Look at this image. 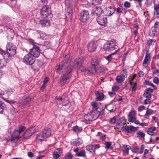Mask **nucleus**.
I'll return each mask as SVG.
<instances>
[{"label": "nucleus", "instance_id": "nucleus-1", "mask_svg": "<svg viewBox=\"0 0 159 159\" xmlns=\"http://www.w3.org/2000/svg\"><path fill=\"white\" fill-rule=\"evenodd\" d=\"M68 63L66 61H64L61 62L56 69V72L61 74L65 72H66V74H63L61 77L60 83L61 84H64L66 81L69 80L72 75V69L68 67Z\"/></svg>", "mask_w": 159, "mask_h": 159}, {"label": "nucleus", "instance_id": "nucleus-2", "mask_svg": "<svg viewBox=\"0 0 159 159\" xmlns=\"http://www.w3.org/2000/svg\"><path fill=\"white\" fill-rule=\"evenodd\" d=\"M29 40L30 43L33 46L31 49H30V53L34 57H38L39 56L40 53V45L36 43H35L34 40L31 39H30Z\"/></svg>", "mask_w": 159, "mask_h": 159}, {"label": "nucleus", "instance_id": "nucleus-3", "mask_svg": "<svg viewBox=\"0 0 159 159\" xmlns=\"http://www.w3.org/2000/svg\"><path fill=\"white\" fill-rule=\"evenodd\" d=\"M26 97V96L24 97V98L25 99L23 103H21L20 102H18V107L21 109H23L24 108L29 107L33 101L32 98L29 97Z\"/></svg>", "mask_w": 159, "mask_h": 159}, {"label": "nucleus", "instance_id": "nucleus-4", "mask_svg": "<svg viewBox=\"0 0 159 159\" xmlns=\"http://www.w3.org/2000/svg\"><path fill=\"white\" fill-rule=\"evenodd\" d=\"M16 47L13 43H8L6 45V52H8L11 56H14L16 52Z\"/></svg>", "mask_w": 159, "mask_h": 159}, {"label": "nucleus", "instance_id": "nucleus-5", "mask_svg": "<svg viewBox=\"0 0 159 159\" xmlns=\"http://www.w3.org/2000/svg\"><path fill=\"white\" fill-rule=\"evenodd\" d=\"M92 16H97L98 17L104 14V11L101 7H96L93 8L91 12Z\"/></svg>", "mask_w": 159, "mask_h": 159}, {"label": "nucleus", "instance_id": "nucleus-6", "mask_svg": "<svg viewBox=\"0 0 159 159\" xmlns=\"http://www.w3.org/2000/svg\"><path fill=\"white\" fill-rule=\"evenodd\" d=\"M37 127L34 126L30 128L27 130L24 133L23 135V138L25 139H28L32 135L37 131Z\"/></svg>", "mask_w": 159, "mask_h": 159}, {"label": "nucleus", "instance_id": "nucleus-7", "mask_svg": "<svg viewBox=\"0 0 159 159\" xmlns=\"http://www.w3.org/2000/svg\"><path fill=\"white\" fill-rule=\"evenodd\" d=\"M80 16L81 21L84 23L89 19L90 15L87 11L84 10L80 13Z\"/></svg>", "mask_w": 159, "mask_h": 159}, {"label": "nucleus", "instance_id": "nucleus-8", "mask_svg": "<svg viewBox=\"0 0 159 159\" xmlns=\"http://www.w3.org/2000/svg\"><path fill=\"white\" fill-rule=\"evenodd\" d=\"M97 21L99 25L102 26L105 25L107 23V17L103 14L97 17Z\"/></svg>", "mask_w": 159, "mask_h": 159}, {"label": "nucleus", "instance_id": "nucleus-9", "mask_svg": "<svg viewBox=\"0 0 159 159\" xmlns=\"http://www.w3.org/2000/svg\"><path fill=\"white\" fill-rule=\"evenodd\" d=\"M35 61V59L29 54L26 55L23 58L24 62L27 65H32L34 63Z\"/></svg>", "mask_w": 159, "mask_h": 159}, {"label": "nucleus", "instance_id": "nucleus-10", "mask_svg": "<svg viewBox=\"0 0 159 159\" xmlns=\"http://www.w3.org/2000/svg\"><path fill=\"white\" fill-rule=\"evenodd\" d=\"M97 43L96 42H90L88 45L89 51L90 52H93L96 51L97 47Z\"/></svg>", "mask_w": 159, "mask_h": 159}, {"label": "nucleus", "instance_id": "nucleus-11", "mask_svg": "<svg viewBox=\"0 0 159 159\" xmlns=\"http://www.w3.org/2000/svg\"><path fill=\"white\" fill-rule=\"evenodd\" d=\"M0 54L3 56L4 60L6 61V62H8L11 59L12 56L10 55L8 52H6L4 51L0 48Z\"/></svg>", "mask_w": 159, "mask_h": 159}, {"label": "nucleus", "instance_id": "nucleus-12", "mask_svg": "<svg viewBox=\"0 0 159 159\" xmlns=\"http://www.w3.org/2000/svg\"><path fill=\"white\" fill-rule=\"evenodd\" d=\"M73 13L72 8L70 6L67 7L66 10L65 15L67 20H70L71 19Z\"/></svg>", "mask_w": 159, "mask_h": 159}, {"label": "nucleus", "instance_id": "nucleus-13", "mask_svg": "<svg viewBox=\"0 0 159 159\" xmlns=\"http://www.w3.org/2000/svg\"><path fill=\"white\" fill-rule=\"evenodd\" d=\"M115 9L111 6H109L108 7H106L105 10V16H110L112 15L115 11Z\"/></svg>", "mask_w": 159, "mask_h": 159}, {"label": "nucleus", "instance_id": "nucleus-14", "mask_svg": "<svg viewBox=\"0 0 159 159\" xmlns=\"http://www.w3.org/2000/svg\"><path fill=\"white\" fill-rule=\"evenodd\" d=\"M112 42L110 41H107L104 44V46H103V49L105 51H111L113 50V47H110V45H112L114 44L113 43H112V44L111 43Z\"/></svg>", "mask_w": 159, "mask_h": 159}, {"label": "nucleus", "instance_id": "nucleus-15", "mask_svg": "<svg viewBox=\"0 0 159 159\" xmlns=\"http://www.w3.org/2000/svg\"><path fill=\"white\" fill-rule=\"evenodd\" d=\"M20 133L17 130L15 129L13 133L11 135L10 141L11 142H14L16 139H18L21 138L20 137Z\"/></svg>", "mask_w": 159, "mask_h": 159}, {"label": "nucleus", "instance_id": "nucleus-16", "mask_svg": "<svg viewBox=\"0 0 159 159\" xmlns=\"http://www.w3.org/2000/svg\"><path fill=\"white\" fill-rule=\"evenodd\" d=\"M39 24H40L42 27L46 26L47 27L50 26V22L49 19H43V20H41L39 21Z\"/></svg>", "mask_w": 159, "mask_h": 159}, {"label": "nucleus", "instance_id": "nucleus-17", "mask_svg": "<svg viewBox=\"0 0 159 159\" xmlns=\"http://www.w3.org/2000/svg\"><path fill=\"white\" fill-rule=\"evenodd\" d=\"M95 93L96 97V100L97 101H101L104 98V94L99 91H95Z\"/></svg>", "mask_w": 159, "mask_h": 159}, {"label": "nucleus", "instance_id": "nucleus-18", "mask_svg": "<svg viewBox=\"0 0 159 159\" xmlns=\"http://www.w3.org/2000/svg\"><path fill=\"white\" fill-rule=\"evenodd\" d=\"M47 11L46 12L43 13V15H41V16L43 19L46 18H51L52 17V15L51 13V8L48 7Z\"/></svg>", "mask_w": 159, "mask_h": 159}, {"label": "nucleus", "instance_id": "nucleus-19", "mask_svg": "<svg viewBox=\"0 0 159 159\" xmlns=\"http://www.w3.org/2000/svg\"><path fill=\"white\" fill-rule=\"evenodd\" d=\"M126 124L125 117L124 116L120 118L118 120L117 123L116 127L117 128H120V125H123Z\"/></svg>", "mask_w": 159, "mask_h": 159}, {"label": "nucleus", "instance_id": "nucleus-20", "mask_svg": "<svg viewBox=\"0 0 159 159\" xmlns=\"http://www.w3.org/2000/svg\"><path fill=\"white\" fill-rule=\"evenodd\" d=\"M146 51L145 57L143 62V65L145 67H147L148 66L147 63L150 58V53H148V50Z\"/></svg>", "mask_w": 159, "mask_h": 159}, {"label": "nucleus", "instance_id": "nucleus-21", "mask_svg": "<svg viewBox=\"0 0 159 159\" xmlns=\"http://www.w3.org/2000/svg\"><path fill=\"white\" fill-rule=\"evenodd\" d=\"M125 130L128 133H131L132 131H135L137 130V127H134L133 126H127L124 127Z\"/></svg>", "mask_w": 159, "mask_h": 159}, {"label": "nucleus", "instance_id": "nucleus-22", "mask_svg": "<svg viewBox=\"0 0 159 159\" xmlns=\"http://www.w3.org/2000/svg\"><path fill=\"white\" fill-rule=\"evenodd\" d=\"M43 133L46 138L50 137L51 135V130L47 128H45L43 130Z\"/></svg>", "mask_w": 159, "mask_h": 159}, {"label": "nucleus", "instance_id": "nucleus-23", "mask_svg": "<svg viewBox=\"0 0 159 159\" xmlns=\"http://www.w3.org/2000/svg\"><path fill=\"white\" fill-rule=\"evenodd\" d=\"M41 1L45 5V6L43 7L42 8L40 12L41 15H43V13L46 12L47 11V10H48V9L49 7L48 6H46V5L47 3V0H41Z\"/></svg>", "mask_w": 159, "mask_h": 159}, {"label": "nucleus", "instance_id": "nucleus-24", "mask_svg": "<svg viewBox=\"0 0 159 159\" xmlns=\"http://www.w3.org/2000/svg\"><path fill=\"white\" fill-rule=\"evenodd\" d=\"M83 143V140L79 138L77 141H75L74 140L71 141V144L73 146H77L82 144Z\"/></svg>", "mask_w": 159, "mask_h": 159}, {"label": "nucleus", "instance_id": "nucleus-25", "mask_svg": "<svg viewBox=\"0 0 159 159\" xmlns=\"http://www.w3.org/2000/svg\"><path fill=\"white\" fill-rule=\"evenodd\" d=\"M84 118L86 121H92L95 120L93 117V115L91 114L85 115L84 116Z\"/></svg>", "mask_w": 159, "mask_h": 159}, {"label": "nucleus", "instance_id": "nucleus-26", "mask_svg": "<svg viewBox=\"0 0 159 159\" xmlns=\"http://www.w3.org/2000/svg\"><path fill=\"white\" fill-rule=\"evenodd\" d=\"M84 62V58L83 57H80L78 59H76L75 61V63L77 65L80 66L82 65Z\"/></svg>", "mask_w": 159, "mask_h": 159}, {"label": "nucleus", "instance_id": "nucleus-27", "mask_svg": "<svg viewBox=\"0 0 159 159\" xmlns=\"http://www.w3.org/2000/svg\"><path fill=\"white\" fill-rule=\"evenodd\" d=\"M91 64L93 67L96 68V66L99 65V61L97 59H93L91 61Z\"/></svg>", "mask_w": 159, "mask_h": 159}, {"label": "nucleus", "instance_id": "nucleus-28", "mask_svg": "<svg viewBox=\"0 0 159 159\" xmlns=\"http://www.w3.org/2000/svg\"><path fill=\"white\" fill-rule=\"evenodd\" d=\"M76 155L79 157H86V153L84 150H82L76 153Z\"/></svg>", "mask_w": 159, "mask_h": 159}, {"label": "nucleus", "instance_id": "nucleus-29", "mask_svg": "<svg viewBox=\"0 0 159 159\" xmlns=\"http://www.w3.org/2000/svg\"><path fill=\"white\" fill-rule=\"evenodd\" d=\"M45 138V137L43 134H37L36 139V142L38 143L41 142Z\"/></svg>", "mask_w": 159, "mask_h": 159}, {"label": "nucleus", "instance_id": "nucleus-30", "mask_svg": "<svg viewBox=\"0 0 159 159\" xmlns=\"http://www.w3.org/2000/svg\"><path fill=\"white\" fill-rule=\"evenodd\" d=\"M156 128L155 126H152L148 129L147 133L149 135L153 136L154 134V131H156Z\"/></svg>", "mask_w": 159, "mask_h": 159}, {"label": "nucleus", "instance_id": "nucleus-31", "mask_svg": "<svg viewBox=\"0 0 159 159\" xmlns=\"http://www.w3.org/2000/svg\"><path fill=\"white\" fill-rule=\"evenodd\" d=\"M96 68L89 67L86 69V73L88 74H94L96 73Z\"/></svg>", "mask_w": 159, "mask_h": 159}, {"label": "nucleus", "instance_id": "nucleus-32", "mask_svg": "<svg viewBox=\"0 0 159 159\" xmlns=\"http://www.w3.org/2000/svg\"><path fill=\"white\" fill-rule=\"evenodd\" d=\"M82 129L81 127H79L77 125L74 126L73 127V130L74 132L78 134L82 130Z\"/></svg>", "mask_w": 159, "mask_h": 159}, {"label": "nucleus", "instance_id": "nucleus-33", "mask_svg": "<svg viewBox=\"0 0 159 159\" xmlns=\"http://www.w3.org/2000/svg\"><path fill=\"white\" fill-rule=\"evenodd\" d=\"M123 147L124 149L123 151L124 154L127 155L129 154V150L131 148V147L129 146L126 145H123Z\"/></svg>", "mask_w": 159, "mask_h": 159}, {"label": "nucleus", "instance_id": "nucleus-34", "mask_svg": "<svg viewBox=\"0 0 159 159\" xmlns=\"http://www.w3.org/2000/svg\"><path fill=\"white\" fill-rule=\"evenodd\" d=\"M102 0H91L90 2L93 5H99L102 3Z\"/></svg>", "mask_w": 159, "mask_h": 159}, {"label": "nucleus", "instance_id": "nucleus-35", "mask_svg": "<svg viewBox=\"0 0 159 159\" xmlns=\"http://www.w3.org/2000/svg\"><path fill=\"white\" fill-rule=\"evenodd\" d=\"M154 14H155L157 16H159V4L157 5H154Z\"/></svg>", "mask_w": 159, "mask_h": 159}, {"label": "nucleus", "instance_id": "nucleus-36", "mask_svg": "<svg viewBox=\"0 0 159 159\" xmlns=\"http://www.w3.org/2000/svg\"><path fill=\"white\" fill-rule=\"evenodd\" d=\"M110 41L112 42L111 43V44H112V43L114 44L112 45H110V47H113V50L116 49L117 47V45H116L117 43V41L115 40L114 39H112L111 40L107 41Z\"/></svg>", "mask_w": 159, "mask_h": 159}, {"label": "nucleus", "instance_id": "nucleus-37", "mask_svg": "<svg viewBox=\"0 0 159 159\" xmlns=\"http://www.w3.org/2000/svg\"><path fill=\"white\" fill-rule=\"evenodd\" d=\"M114 106L112 104H110L105 107V108L110 112H112L114 111Z\"/></svg>", "mask_w": 159, "mask_h": 159}, {"label": "nucleus", "instance_id": "nucleus-38", "mask_svg": "<svg viewBox=\"0 0 159 159\" xmlns=\"http://www.w3.org/2000/svg\"><path fill=\"white\" fill-rule=\"evenodd\" d=\"M6 108L5 104L2 101H0V113H2L3 110Z\"/></svg>", "mask_w": 159, "mask_h": 159}, {"label": "nucleus", "instance_id": "nucleus-39", "mask_svg": "<svg viewBox=\"0 0 159 159\" xmlns=\"http://www.w3.org/2000/svg\"><path fill=\"white\" fill-rule=\"evenodd\" d=\"M137 136L138 138H143L144 139L145 134L144 132L139 131L137 132Z\"/></svg>", "mask_w": 159, "mask_h": 159}, {"label": "nucleus", "instance_id": "nucleus-40", "mask_svg": "<svg viewBox=\"0 0 159 159\" xmlns=\"http://www.w3.org/2000/svg\"><path fill=\"white\" fill-rule=\"evenodd\" d=\"M92 106V108L94 111H97L99 107L98 103L96 102H93L91 103Z\"/></svg>", "mask_w": 159, "mask_h": 159}, {"label": "nucleus", "instance_id": "nucleus-41", "mask_svg": "<svg viewBox=\"0 0 159 159\" xmlns=\"http://www.w3.org/2000/svg\"><path fill=\"white\" fill-rule=\"evenodd\" d=\"M8 62H6V61L4 59H0V68H2L4 67Z\"/></svg>", "mask_w": 159, "mask_h": 159}, {"label": "nucleus", "instance_id": "nucleus-42", "mask_svg": "<svg viewBox=\"0 0 159 159\" xmlns=\"http://www.w3.org/2000/svg\"><path fill=\"white\" fill-rule=\"evenodd\" d=\"M86 149L90 152H94L93 146L91 144H89L86 147Z\"/></svg>", "mask_w": 159, "mask_h": 159}, {"label": "nucleus", "instance_id": "nucleus-43", "mask_svg": "<svg viewBox=\"0 0 159 159\" xmlns=\"http://www.w3.org/2000/svg\"><path fill=\"white\" fill-rule=\"evenodd\" d=\"M60 152H58L57 151H54L53 153V157L56 159H58L60 156Z\"/></svg>", "mask_w": 159, "mask_h": 159}, {"label": "nucleus", "instance_id": "nucleus-44", "mask_svg": "<svg viewBox=\"0 0 159 159\" xmlns=\"http://www.w3.org/2000/svg\"><path fill=\"white\" fill-rule=\"evenodd\" d=\"M26 129V127L25 126L20 125L19 126L18 129L17 130L21 134L22 132L24 131Z\"/></svg>", "mask_w": 159, "mask_h": 159}, {"label": "nucleus", "instance_id": "nucleus-45", "mask_svg": "<svg viewBox=\"0 0 159 159\" xmlns=\"http://www.w3.org/2000/svg\"><path fill=\"white\" fill-rule=\"evenodd\" d=\"M123 78L121 75L117 76L116 78V82L118 83H120L122 82Z\"/></svg>", "mask_w": 159, "mask_h": 159}, {"label": "nucleus", "instance_id": "nucleus-46", "mask_svg": "<svg viewBox=\"0 0 159 159\" xmlns=\"http://www.w3.org/2000/svg\"><path fill=\"white\" fill-rule=\"evenodd\" d=\"M145 83L146 85H148L153 87L154 89H157L156 86L151 82H150L149 81L145 80Z\"/></svg>", "mask_w": 159, "mask_h": 159}, {"label": "nucleus", "instance_id": "nucleus-47", "mask_svg": "<svg viewBox=\"0 0 159 159\" xmlns=\"http://www.w3.org/2000/svg\"><path fill=\"white\" fill-rule=\"evenodd\" d=\"M2 98L3 99V100H4L6 102H7L9 103L10 104H14L16 102V101H15L14 100H7L5 98H4V97H2Z\"/></svg>", "mask_w": 159, "mask_h": 159}, {"label": "nucleus", "instance_id": "nucleus-48", "mask_svg": "<svg viewBox=\"0 0 159 159\" xmlns=\"http://www.w3.org/2000/svg\"><path fill=\"white\" fill-rule=\"evenodd\" d=\"M96 72L97 73H100L103 72L104 70V68L102 67H100L97 69L96 68Z\"/></svg>", "mask_w": 159, "mask_h": 159}, {"label": "nucleus", "instance_id": "nucleus-49", "mask_svg": "<svg viewBox=\"0 0 159 159\" xmlns=\"http://www.w3.org/2000/svg\"><path fill=\"white\" fill-rule=\"evenodd\" d=\"M105 144L106 146V148L107 149H112V147L111 146V143L109 142H105Z\"/></svg>", "mask_w": 159, "mask_h": 159}, {"label": "nucleus", "instance_id": "nucleus-50", "mask_svg": "<svg viewBox=\"0 0 159 159\" xmlns=\"http://www.w3.org/2000/svg\"><path fill=\"white\" fill-rule=\"evenodd\" d=\"M73 157V155L70 153H68L64 157L65 159H71Z\"/></svg>", "mask_w": 159, "mask_h": 159}, {"label": "nucleus", "instance_id": "nucleus-51", "mask_svg": "<svg viewBox=\"0 0 159 159\" xmlns=\"http://www.w3.org/2000/svg\"><path fill=\"white\" fill-rule=\"evenodd\" d=\"M132 88V92H135L137 90V83L135 82V83L132 86H131Z\"/></svg>", "mask_w": 159, "mask_h": 159}, {"label": "nucleus", "instance_id": "nucleus-52", "mask_svg": "<svg viewBox=\"0 0 159 159\" xmlns=\"http://www.w3.org/2000/svg\"><path fill=\"white\" fill-rule=\"evenodd\" d=\"M143 96L148 99H150L151 97V94L148 92H145L143 94Z\"/></svg>", "mask_w": 159, "mask_h": 159}, {"label": "nucleus", "instance_id": "nucleus-53", "mask_svg": "<svg viewBox=\"0 0 159 159\" xmlns=\"http://www.w3.org/2000/svg\"><path fill=\"white\" fill-rule=\"evenodd\" d=\"M153 111L151 109H148L146 113L145 116H149L150 115L152 114V112Z\"/></svg>", "mask_w": 159, "mask_h": 159}, {"label": "nucleus", "instance_id": "nucleus-54", "mask_svg": "<svg viewBox=\"0 0 159 159\" xmlns=\"http://www.w3.org/2000/svg\"><path fill=\"white\" fill-rule=\"evenodd\" d=\"M113 55H114V54L113 53L110 54L107 57H106V59L109 62H110L113 58L112 57V56Z\"/></svg>", "mask_w": 159, "mask_h": 159}, {"label": "nucleus", "instance_id": "nucleus-55", "mask_svg": "<svg viewBox=\"0 0 159 159\" xmlns=\"http://www.w3.org/2000/svg\"><path fill=\"white\" fill-rule=\"evenodd\" d=\"M156 41L155 39H150L147 41V44L149 45H152V43H155Z\"/></svg>", "mask_w": 159, "mask_h": 159}, {"label": "nucleus", "instance_id": "nucleus-56", "mask_svg": "<svg viewBox=\"0 0 159 159\" xmlns=\"http://www.w3.org/2000/svg\"><path fill=\"white\" fill-rule=\"evenodd\" d=\"M127 72L126 70H123L122 74L120 75L123 77V78L125 79V77H127Z\"/></svg>", "mask_w": 159, "mask_h": 159}, {"label": "nucleus", "instance_id": "nucleus-57", "mask_svg": "<svg viewBox=\"0 0 159 159\" xmlns=\"http://www.w3.org/2000/svg\"><path fill=\"white\" fill-rule=\"evenodd\" d=\"M124 6L125 7L127 8L130 7L131 6L130 3L129 2L127 1L125 2L124 3Z\"/></svg>", "mask_w": 159, "mask_h": 159}, {"label": "nucleus", "instance_id": "nucleus-58", "mask_svg": "<svg viewBox=\"0 0 159 159\" xmlns=\"http://www.w3.org/2000/svg\"><path fill=\"white\" fill-rule=\"evenodd\" d=\"M93 146L94 152H95L96 150L98 148L100 147V146L99 144H95L93 145Z\"/></svg>", "mask_w": 159, "mask_h": 159}, {"label": "nucleus", "instance_id": "nucleus-59", "mask_svg": "<svg viewBox=\"0 0 159 159\" xmlns=\"http://www.w3.org/2000/svg\"><path fill=\"white\" fill-rule=\"evenodd\" d=\"M79 69L82 72H85L86 73V71L87 69H86L85 67L82 66H80Z\"/></svg>", "mask_w": 159, "mask_h": 159}, {"label": "nucleus", "instance_id": "nucleus-60", "mask_svg": "<svg viewBox=\"0 0 159 159\" xmlns=\"http://www.w3.org/2000/svg\"><path fill=\"white\" fill-rule=\"evenodd\" d=\"M153 82L156 84H158L159 83V80L157 77H155L153 79Z\"/></svg>", "mask_w": 159, "mask_h": 159}, {"label": "nucleus", "instance_id": "nucleus-61", "mask_svg": "<svg viewBox=\"0 0 159 159\" xmlns=\"http://www.w3.org/2000/svg\"><path fill=\"white\" fill-rule=\"evenodd\" d=\"M116 118L115 117H114L110 119V123L112 124H114L116 122Z\"/></svg>", "mask_w": 159, "mask_h": 159}, {"label": "nucleus", "instance_id": "nucleus-62", "mask_svg": "<svg viewBox=\"0 0 159 159\" xmlns=\"http://www.w3.org/2000/svg\"><path fill=\"white\" fill-rule=\"evenodd\" d=\"M135 111H132L129 113V117H134Z\"/></svg>", "mask_w": 159, "mask_h": 159}, {"label": "nucleus", "instance_id": "nucleus-63", "mask_svg": "<svg viewBox=\"0 0 159 159\" xmlns=\"http://www.w3.org/2000/svg\"><path fill=\"white\" fill-rule=\"evenodd\" d=\"M135 120L134 117H129L128 121L130 122H134Z\"/></svg>", "mask_w": 159, "mask_h": 159}, {"label": "nucleus", "instance_id": "nucleus-64", "mask_svg": "<svg viewBox=\"0 0 159 159\" xmlns=\"http://www.w3.org/2000/svg\"><path fill=\"white\" fill-rule=\"evenodd\" d=\"M55 100H58L59 101L62 102H63V99L61 97H60L59 96H57L55 98Z\"/></svg>", "mask_w": 159, "mask_h": 159}]
</instances>
